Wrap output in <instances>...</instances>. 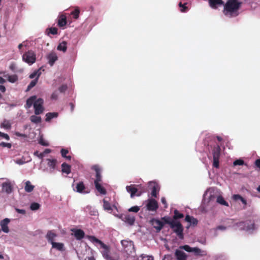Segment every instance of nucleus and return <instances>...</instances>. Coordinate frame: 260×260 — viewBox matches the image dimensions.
Listing matches in <instances>:
<instances>
[{"instance_id":"nucleus-44","label":"nucleus","mask_w":260,"mask_h":260,"mask_svg":"<svg viewBox=\"0 0 260 260\" xmlns=\"http://www.w3.org/2000/svg\"><path fill=\"white\" fill-rule=\"evenodd\" d=\"M103 208L104 210H107V211H111L112 210V208L109 202L107 201H106L105 199L103 200Z\"/></svg>"},{"instance_id":"nucleus-58","label":"nucleus","mask_w":260,"mask_h":260,"mask_svg":"<svg viewBox=\"0 0 260 260\" xmlns=\"http://www.w3.org/2000/svg\"><path fill=\"white\" fill-rule=\"evenodd\" d=\"M34 155L40 159H43V158L44 157V153H39L38 151H35L34 152Z\"/></svg>"},{"instance_id":"nucleus-64","label":"nucleus","mask_w":260,"mask_h":260,"mask_svg":"<svg viewBox=\"0 0 260 260\" xmlns=\"http://www.w3.org/2000/svg\"><path fill=\"white\" fill-rule=\"evenodd\" d=\"M255 165L260 169V158L257 159L254 162Z\"/></svg>"},{"instance_id":"nucleus-50","label":"nucleus","mask_w":260,"mask_h":260,"mask_svg":"<svg viewBox=\"0 0 260 260\" xmlns=\"http://www.w3.org/2000/svg\"><path fill=\"white\" fill-rule=\"evenodd\" d=\"M68 86L67 84H62L58 88V91L60 93H64L67 90Z\"/></svg>"},{"instance_id":"nucleus-48","label":"nucleus","mask_w":260,"mask_h":260,"mask_svg":"<svg viewBox=\"0 0 260 260\" xmlns=\"http://www.w3.org/2000/svg\"><path fill=\"white\" fill-rule=\"evenodd\" d=\"M187 3H184V4H182L181 2H180L179 3V7L181 8L180 11L182 12H185L187 11L188 8L186 6V5Z\"/></svg>"},{"instance_id":"nucleus-31","label":"nucleus","mask_w":260,"mask_h":260,"mask_svg":"<svg viewBox=\"0 0 260 260\" xmlns=\"http://www.w3.org/2000/svg\"><path fill=\"white\" fill-rule=\"evenodd\" d=\"M124 221L130 225H133L135 221L134 216L131 215H126L124 217Z\"/></svg>"},{"instance_id":"nucleus-27","label":"nucleus","mask_w":260,"mask_h":260,"mask_svg":"<svg viewBox=\"0 0 260 260\" xmlns=\"http://www.w3.org/2000/svg\"><path fill=\"white\" fill-rule=\"evenodd\" d=\"M35 186L32 185L29 181H27L25 183L24 189L27 192H31L34 189Z\"/></svg>"},{"instance_id":"nucleus-47","label":"nucleus","mask_w":260,"mask_h":260,"mask_svg":"<svg viewBox=\"0 0 260 260\" xmlns=\"http://www.w3.org/2000/svg\"><path fill=\"white\" fill-rule=\"evenodd\" d=\"M40 207V205L39 203H32L31 204L30 206V209L32 210H37L39 209Z\"/></svg>"},{"instance_id":"nucleus-21","label":"nucleus","mask_w":260,"mask_h":260,"mask_svg":"<svg viewBox=\"0 0 260 260\" xmlns=\"http://www.w3.org/2000/svg\"><path fill=\"white\" fill-rule=\"evenodd\" d=\"M37 96L33 95L29 97L27 100L26 102V104L25 105V107L27 109L30 108L32 105H34L35 102L37 101Z\"/></svg>"},{"instance_id":"nucleus-56","label":"nucleus","mask_w":260,"mask_h":260,"mask_svg":"<svg viewBox=\"0 0 260 260\" xmlns=\"http://www.w3.org/2000/svg\"><path fill=\"white\" fill-rule=\"evenodd\" d=\"M181 248L187 252H192V248L190 247L189 245H185L181 247Z\"/></svg>"},{"instance_id":"nucleus-22","label":"nucleus","mask_w":260,"mask_h":260,"mask_svg":"<svg viewBox=\"0 0 260 260\" xmlns=\"http://www.w3.org/2000/svg\"><path fill=\"white\" fill-rule=\"evenodd\" d=\"M232 199L235 201L240 200L242 203V204L244 205L243 208L244 209L246 208V205H247V201L244 198H243L240 194H234L232 196Z\"/></svg>"},{"instance_id":"nucleus-46","label":"nucleus","mask_w":260,"mask_h":260,"mask_svg":"<svg viewBox=\"0 0 260 260\" xmlns=\"http://www.w3.org/2000/svg\"><path fill=\"white\" fill-rule=\"evenodd\" d=\"M79 9L78 8H76L71 12V14L73 15L74 19H77L79 17Z\"/></svg>"},{"instance_id":"nucleus-18","label":"nucleus","mask_w":260,"mask_h":260,"mask_svg":"<svg viewBox=\"0 0 260 260\" xmlns=\"http://www.w3.org/2000/svg\"><path fill=\"white\" fill-rule=\"evenodd\" d=\"M221 153V148L219 145L214 146L212 150L213 159H219Z\"/></svg>"},{"instance_id":"nucleus-13","label":"nucleus","mask_w":260,"mask_h":260,"mask_svg":"<svg viewBox=\"0 0 260 260\" xmlns=\"http://www.w3.org/2000/svg\"><path fill=\"white\" fill-rule=\"evenodd\" d=\"M10 222V220L9 218H6L2 220L0 222L2 230L5 233H8L9 232V229L8 225Z\"/></svg>"},{"instance_id":"nucleus-2","label":"nucleus","mask_w":260,"mask_h":260,"mask_svg":"<svg viewBox=\"0 0 260 260\" xmlns=\"http://www.w3.org/2000/svg\"><path fill=\"white\" fill-rule=\"evenodd\" d=\"M87 237L91 242L96 243L100 245L101 248L103 249L102 251V253L105 259L107 260H117L113 259L111 256H110L109 247L104 244L102 241L93 236H87Z\"/></svg>"},{"instance_id":"nucleus-11","label":"nucleus","mask_w":260,"mask_h":260,"mask_svg":"<svg viewBox=\"0 0 260 260\" xmlns=\"http://www.w3.org/2000/svg\"><path fill=\"white\" fill-rule=\"evenodd\" d=\"M149 185L151 187V196L156 198L159 190V186L155 182H150Z\"/></svg>"},{"instance_id":"nucleus-39","label":"nucleus","mask_w":260,"mask_h":260,"mask_svg":"<svg viewBox=\"0 0 260 260\" xmlns=\"http://www.w3.org/2000/svg\"><path fill=\"white\" fill-rule=\"evenodd\" d=\"M85 189V186L83 182H80L77 183L76 186V191L78 192L82 193Z\"/></svg>"},{"instance_id":"nucleus-53","label":"nucleus","mask_w":260,"mask_h":260,"mask_svg":"<svg viewBox=\"0 0 260 260\" xmlns=\"http://www.w3.org/2000/svg\"><path fill=\"white\" fill-rule=\"evenodd\" d=\"M244 161L242 159H237L234 161L233 165L234 166H241L244 164Z\"/></svg>"},{"instance_id":"nucleus-40","label":"nucleus","mask_w":260,"mask_h":260,"mask_svg":"<svg viewBox=\"0 0 260 260\" xmlns=\"http://www.w3.org/2000/svg\"><path fill=\"white\" fill-rule=\"evenodd\" d=\"M58 29L56 27H50L47 28L46 30V34L49 36L50 34L56 35L57 34Z\"/></svg>"},{"instance_id":"nucleus-55","label":"nucleus","mask_w":260,"mask_h":260,"mask_svg":"<svg viewBox=\"0 0 260 260\" xmlns=\"http://www.w3.org/2000/svg\"><path fill=\"white\" fill-rule=\"evenodd\" d=\"M0 146L3 147H7L8 148H11L12 147V145L11 143H9L2 142L0 143Z\"/></svg>"},{"instance_id":"nucleus-38","label":"nucleus","mask_w":260,"mask_h":260,"mask_svg":"<svg viewBox=\"0 0 260 260\" xmlns=\"http://www.w3.org/2000/svg\"><path fill=\"white\" fill-rule=\"evenodd\" d=\"M216 201L218 203L222 205H224L227 207L229 206L228 203L224 200V199L221 196H219L217 197Z\"/></svg>"},{"instance_id":"nucleus-30","label":"nucleus","mask_w":260,"mask_h":260,"mask_svg":"<svg viewBox=\"0 0 260 260\" xmlns=\"http://www.w3.org/2000/svg\"><path fill=\"white\" fill-rule=\"evenodd\" d=\"M161 220H162L165 223L169 224L170 228L173 227V223L175 222L173 220H171V218L169 216H165L161 218Z\"/></svg>"},{"instance_id":"nucleus-42","label":"nucleus","mask_w":260,"mask_h":260,"mask_svg":"<svg viewBox=\"0 0 260 260\" xmlns=\"http://www.w3.org/2000/svg\"><path fill=\"white\" fill-rule=\"evenodd\" d=\"M61 155L62 157L66 158L68 160H71V156L68 155L67 156V154L69 153V151L67 149H61L60 150Z\"/></svg>"},{"instance_id":"nucleus-4","label":"nucleus","mask_w":260,"mask_h":260,"mask_svg":"<svg viewBox=\"0 0 260 260\" xmlns=\"http://www.w3.org/2000/svg\"><path fill=\"white\" fill-rule=\"evenodd\" d=\"M121 243L123 248L124 251L128 255H130L134 251V244L132 241L123 240Z\"/></svg>"},{"instance_id":"nucleus-1","label":"nucleus","mask_w":260,"mask_h":260,"mask_svg":"<svg viewBox=\"0 0 260 260\" xmlns=\"http://www.w3.org/2000/svg\"><path fill=\"white\" fill-rule=\"evenodd\" d=\"M242 3L238 0H228L224 5L223 12L226 16L236 17L239 15L238 11L240 8Z\"/></svg>"},{"instance_id":"nucleus-23","label":"nucleus","mask_w":260,"mask_h":260,"mask_svg":"<svg viewBox=\"0 0 260 260\" xmlns=\"http://www.w3.org/2000/svg\"><path fill=\"white\" fill-rule=\"evenodd\" d=\"M61 172L67 175L69 174L71 172V166L66 162H63L61 165Z\"/></svg>"},{"instance_id":"nucleus-63","label":"nucleus","mask_w":260,"mask_h":260,"mask_svg":"<svg viewBox=\"0 0 260 260\" xmlns=\"http://www.w3.org/2000/svg\"><path fill=\"white\" fill-rule=\"evenodd\" d=\"M9 69L12 71H15L16 69L15 64L14 63H11L9 66Z\"/></svg>"},{"instance_id":"nucleus-3","label":"nucleus","mask_w":260,"mask_h":260,"mask_svg":"<svg viewBox=\"0 0 260 260\" xmlns=\"http://www.w3.org/2000/svg\"><path fill=\"white\" fill-rule=\"evenodd\" d=\"M22 60L29 65L33 64L36 60L35 53L32 50H28L23 54Z\"/></svg>"},{"instance_id":"nucleus-19","label":"nucleus","mask_w":260,"mask_h":260,"mask_svg":"<svg viewBox=\"0 0 260 260\" xmlns=\"http://www.w3.org/2000/svg\"><path fill=\"white\" fill-rule=\"evenodd\" d=\"M2 190L3 191L6 192L8 194L12 192L13 188L10 183L4 182L2 184Z\"/></svg>"},{"instance_id":"nucleus-60","label":"nucleus","mask_w":260,"mask_h":260,"mask_svg":"<svg viewBox=\"0 0 260 260\" xmlns=\"http://www.w3.org/2000/svg\"><path fill=\"white\" fill-rule=\"evenodd\" d=\"M15 135L17 137H23L24 138L27 137V136L25 134H21L18 132H16Z\"/></svg>"},{"instance_id":"nucleus-7","label":"nucleus","mask_w":260,"mask_h":260,"mask_svg":"<svg viewBox=\"0 0 260 260\" xmlns=\"http://www.w3.org/2000/svg\"><path fill=\"white\" fill-rule=\"evenodd\" d=\"M237 225L240 227V229L246 231L253 230L254 228V223L250 220L240 222Z\"/></svg>"},{"instance_id":"nucleus-41","label":"nucleus","mask_w":260,"mask_h":260,"mask_svg":"<svg viewBox=\"0 0 260 260\" xmlns=\"http://www.w3.org/2000/svg\"><path fill=\"white\" fill-rule=\"evenodd\" d=\"M30 121L34 123H39L41 122V117L40 116H38L36 115H31L30 117Z\"/></svg>"},{"instance_id":"nucleus-17","label":"nucleus","mask_w":260,"mask_h":260,"mask_svg":"<svg viewBox=\"0 0 260 260\" xmlns=\"http://www.w3.org/2000/svg\"><path fill=\"white\" fill-rule=\"evenodd\" d=\"M56 237V234L52 230L48 231L46 235V238L47 239L48 242L50 243L51 244H52V243L54 242L55 238Z\"/></svg>"},{"instance_id":"nucleus-24","label":"nucleus","mask_w":260,"mask_h":260,"mask_svg":"<svg viewBox=\"0 0 260 260\" xmlns=\"http://www.w3.org/2000/svg\"><path fill=\"white\" fill-rule=\"evenodd\" d=\"M185 221L189 222L190 225H196L198 224V220L194 218L193 216H191L189 215H186L185 218Z\"/></svg>"},{"instance_id":"nucleus-15","label":"nucleus","mask_w":260,"mask_h":260,"mask_svg":"<svg viewBox=\"0 0 260 260\" xmlns=\"http://www.w3.org/2000/svg\"><path fill=\"white\" fill-rule=\"evenodd\" d=\"M126 190L131 194V197L132 198H133L136 196V193L138 192V188L136 187L134 184L127 185L126 186Z\"/></svg>"},{"instance_id":"nucleus-62","label":"nucleus","mask_w":260,"mask_h":260,"mask_svg":"<svg viewBox=\"0 0 260 260\" xmlns=\"http://www.w3.org/2000/svg\"><path fill=\"white\" fill-rule=\"evenodd\" d=\"M15 210L16 212L18 213L22 214H25L26 213V211L24 209H20L18 208H16Z\"/></svg>"},{"instance_id":"nucleus-54","label":"nucleus","mask_w":260,"mask_h":260,"mask_svg":"<svg viewBox=\"0 0 260 260\" xmlns=\"http://www.w3.org/2000/svg\"><path fill=\"white\" fill-rule=\"evenodd\" d=\"M213 166L215 168L219 167V159H213Z\"/></svg>"},{"instance_id":"nucleus-9","label":"nucleus","mask_w":260,"mask_h":260,"mask_svg":"<svg viewBox=\"0 0 260 260\" xmlns=\"http://www.w3.org/2000/svg\"><path fill=\"white\" fill-rule=\"evenodd\" d=\"M91 169L95 171L96 173L95 179L94 180V183H100L102 182V175L101 169L99 166L95 165L91 167Z\"/></svg>"},{"instance_id":"nucleus-36","label":"nucleus","mask_w":260,"mask_h":260,"mask_svg":"<svg viewBox=\"0 0 260 260\" xmlns=\"http://www.w3.org/2000/svg\"><path fill=\"white\" fill-rule=\"evenodd\" d=\"M4 77L8 78V81L11 83H15L17 81L18 78L17 75H5Z\"/></svg>"},{"instance_id":"nucleus-59","label":"nucleus","mask_w":260,"mask_h":260,"mask_svg":"<svg viewBox=\"0 0 260 260\" xmlns=\"http://www.w3.org/2000/svg\"><path fill=\"white\" fill-rule=\"evenodd\" d=\"M0 137H1L3 138H4L5 139H6L7 140H10V137L9 136V135L8 134L2 133L1 132H0Z\"/></svg>"},{"instance_id":"nucleus-34","label":"nucleus","mask_w":260,"mask_h":260,"mask_svg":"<svg viewBox=\"0 0 260 260\" xmlns=\"http://www.w3.org/2000/svg\"><path fill=\"white\" fill-rule=\"evenodd\" d=\"M52 247L55 248L58 250L62 251L63 250L64 245L62 243L54 242L52 243Z\"/></svg>"},{"instance_id":"nucleus-16","label":"nucleus","mask_w":260,"mask_h":260,"mask_svg":"<svg viewBox=\"0 0 260 260\" xmlns=\"http://www.w3.org/2000/svg\"><path fill=\"white\" fill-rule=\"evenodd\" d=\"M72 231L74 233V236L77 240H81L85 236L84 232L81 229H72Z\"/></svg>"},{"instance_id":"nucleus-6","label":"nucleus","mask_w":260,"mask_h":260,"mask_svg":"<svg viewBox=\"0 0 260 260\" xmlns=\"http://www.w3.org/2000/svg\"><path fill=\"white\" fill-rule=\"evenodd\" d=\"M44 100L41 98H39L34 103L35 113L36 115L42 114L44 110L43 107Z\"/></svg>"},{"instance_id":"nucleus-8","label":"nucleus","mask_w":260,"mask_h":260,"mask_svg":"<svg viewBox=\"0 0 260 260\" xmlns=\"http://www.w3.org/2000/svg\"><path fill=\"white\" fill-rule=\"evenodd\" d=\"M146 207L148 211H155L158 208V205L156 200L153 199H150L148 200V203Z\"/></svg>"},{"instance_id":"nucleus-37","label":"nucleus","mask_w":260,"mask_h":260,"mask_svg":"<svg viewBox=\"0 0 260 260\" xmlns=\"http://www.w3.org/2000/svg\"><path fill=\"white\" fill-rule=\"evenodd\" d=\"M39 78V75L34 80H32L30 83L29 84V85L27 86L26 91H28L30 90L32 87H34L37 84L38 79Z\"/></svg>"},{"instance_id":"nucleus-49","label":"nucleus","mask_w":260,"mask_h":260,"mask_svg":"<svg viewBox=\"0 0 260 260\" xmlns=\"http://www.w3.org/2000/svg\"><path fill=\"white\" fill-rule=\"evenodd\" d=\"M41 74V72H40L39 70L35 71L29 75V77L30 79H33V78H35L36 77H37L38 76V75H39V77H40Z\"/></svg>"},{"instance_id":"nucleus-25","label":"nucleus","mask_w":260,"mask_h":260,"mask_svg":"<svg viewBox=\"0 0 260 260\" xmlns=\"http://www.w3.org/2000/svg\"><path fill=\"white\" fill-rule=\"evenodd\" d=\"M67 24V18L64 15H60L58 19L57 25L61 27L65 26Z\"/></svg>"},{"instance_id":"nucleus-43","label":"nucleus","mask_w":260,"mask_h":260,"mask_svg":"<svg viewBox=\"0 0 260 260\" xmlns=\"http://www.w3.org/2000/svg\"><path fill=\"white\" fill-rule=\"evenodd\" d=\"M1 127L7 129H9L11 128V124L8 120L5 119L1 124Z\"/></svg>"},{"instance_id":"nucleus-32","label":"nucleus","mask_w":260,"mask_h":260,"mask_svg":"<svg viewBox=\"0 0 260 260\" xmlns=\"http://www.w3.org/2000/svg\"><path fill=\"white\" fill-rule=\"evenodd\" d=\"M192 252H194L196 255L204 256L206 254V252L205 251H202L198 247H193L192 249Z\"/></svg>"},{"instance_id":"nucleus-5","label":"nucleus","mask_w":260,"mask_h":260,"mask_svg":"<svg viewBox=\"0 0 260 260\" xmlns=\"http://www.w3.org/2000/svg\"><path fill=\"white\" fill-rule=\"evenodd\" d=\"M173 227L171 228L174 232L176 233L177 236L180 239H183L184 238L183 235V227L182 224L179 221H175V222L173 223Z\"/></svg>"},{"instance_id":"nucleus-10","label":"nucleus","mask_w":260,"mask_h":260,"mask_svg":"<svg viewBox=\"0 0 260 260\" xmlns=\"http://www.w3.org/2000/svg\"><path fill=\"white\" fill-rule=\"evenodd\" d=\"M153 228L156 229L157 232H159L163 228L164 223L157 219L153 218L150 221Z\"/></svg>"},{"instance_id":"nucleus-20","label":"nucleus","mask_w":260,"mask_h":260,"mask_svg":"<svg viewBox=\"0 0 260 260\" xmlns=\"http://www.w3.org/2000/svg\"><path fill=\"white\" fill-rule=\"evenodd\" d=\"M175 256L177 260H186V255L185 252L180 250H176L175 253Z\"/></svg>"},{"instance_id":"nucleus-61","label":"nucleus","mask_w":260,"mask_h":260,"mask_svg":"<svg viewBox=\"0 0 260 260\" xmlns=\"http://www.w3.org/2000/svg\"><path fill=\"white\" fill-rule=\"evenodd\" d=\"M161 202L162 204L164 205V207L165 208H167L168 207V205L167 203V201L166 200V198L165 197H162L161 199Z\"/></svg>"},{"instance_id":"nucleus-45","label":"nucleus","mask_w":260,"mask_h":260,"mask_svg":"<svg viewBox=\"0 0 260 260\" xmlns=\"http://www.w3.org/2000/svg\"><path fill=\"white\" fill-rule=\"evenodd\" d=\"M85 210L86 212L89 213L91 215H96L97 213L96 211L94 210L90 206H87L85 208Z\"/></svg>"},{"instance_id":"nucleus-28","label":"nucleus","mask_w":260,"mask_h":260,"mask_svg":"<svg viewBox=\"0 0 260 260\" xmlns=\"http://www.w3.org/2000/svg\"><path fill=\"white\" fill-rule=\"evenodd\" d=\"M95 187L96 189L102 194H106L107 193L106 189L102 186V185L100 183H94Z\"/></svg>"},{"instance_id":"nucleus-12","label":"nucleus","mask_w":260,"mask_h":260,"mask_svg":"<svg viewBox=\"0 0 260 260\" xmlns=\"http://www.w3.org/2000/svg\"><path fill=\"white\" fill-rule=\"evenodd\" d=\"M47 58L49 64L50 66H52L54 62L57 60L58 57L55 52H51L47 55Z\"/></svg>"},{"instance_id":"nucleus-52","label":"nucleus","mask_w":260,"mask_h":260,"mask_svg":"<svg viewBox=\"0 0 260 260\" xmlns=\"http://www.w3.org/2000/svg\"><path fill=\"white\" fill-rule=\"evenodd\" d=\"M140 210V208L138 206H133L129 209H128V211L129 212H133L135 213H137Z\"/></svg>"},{"instance_id":"nucleus-35","label":"nucleus","mask_w":260,"mask_h":260,"mask_svg":"<svg viewBox=\"0 0 260 260\" xmlns=\"http://www.w3.org/2000/svg\"><path fill=\"white\" fill-rule=\"evenodd\" d=\"M58 115V113L57 112H49L46 114V121H49L53 118L57 117Z\"/></svg>"},{"instance_id":"nucleus-57","label":"nucleus","mask_w":260,"mask_h":260,"mask_svg":"<svg viewBox=\"0 0 260 260\" xmlns=\"http://www.w3.org/2000/svg\"><path fill=\"white\" fill-rule=\"evenodd\" d=\"M58 94L57 91H54L51 95V99L52 100H56L58 98Z\"/></svg>"},{"instance_id":"nucleus-29","label":"nucleus","mask_w":260,"mask_h":260,"mask_svg":"<svg viewBox=\"0 0 260 260\" xmlns=\"http://www.w3.org/2000/svg\"><path fill=\"white\" fill-rule=\"evenodd\" d=\"M57 49L62 51L63 52H66L67 49V43L66 41L60 42L57 47Z\"/></svg>"},{"instance_id":"nucleus-26","label":"nucleus","mask_w":260,"mask_h":260,"mask_svg":"<svg viewBox=\"0 0 260 260\" xmlns=\"http://www.w3.org/2000/svg\"><path fill=\"white\" fill-rule=\"evenodd\" d=\"M47 166L52 171H53L56 167L57 161L56 159H47Z\"/></svg>"},{"instance_id":"nucleus-33","label":"nucleus","mask_w":260,"mask_h":260,"mask_svg":"<svg viewBox=\"0 0 260 260\" xmlns=\"http://www.w3.org/2000/svg\"><path fill=\"white\" fill-rule=\"evenodd\" d=\"M174 216L173 217L174 221H178V219L182 218L184 217V215L182 213H180L177 209H175L174 211Z\"/></svg>"},{"instance_id":"nucleus-14","label":"nucleus","mask_w":260,"mask_h":260,"mask_svg":"<svg viewBox=\"0 0 260 260\" xmlns=\"http://www.w3.org/2000/svg\"><path fill=\"white\" fill-rule=\"evenodd\" d=\"M208 1L210 7L214 9H216L218 6L224 4L222 0H208Z\"/></svg>"},{"instance_id":"nucleus-51","label":"nucleus","mask_w":260,"mask_h":260,"mask_svg":"<svg viewBox=\"0 0 260 260\" xmlns=\"http://www.w3.org/2000/svg\"><path fill=\"white\" fill-rule=\"evenodd\" d=\"M39 144L44 146H48L49 145V143L44 140V139L41 137L39 140Z\"/></svg>"}]
</instances>
